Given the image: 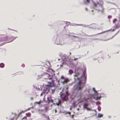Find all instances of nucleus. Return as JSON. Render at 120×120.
<instances>
[{
  "label": "nucleus",
  "instance_id": "nucleus-13",
  "mask_svg": "<svg viewBox=\"0 0 120 120\" xmlns=\"http://www.w3.org/2000/svg\"><path fill=\"white\" fill-rule=\"evenodd\" d=\"M101 108L100 107H98V110L99 111H100L101 110Z\"/></svg>",
  "mask_w": 120,
  "mask_h": 120
},
{
  "label": "nucleus",
  "instance_id": "nucleus-27",
  "mask_svg": "<svg viewBox=\"0 0 120 120\" xmlns=\"http://www.w3.org/2000/svg\"><path fill=\"white\" fill-rule=\"evenodd\" d=\"M67 113L69 114L70 115V112H67Z\"/></svg>",
  "mask_w": 120,
  "mask_h": 120
},
{
  "label": "nucleus",
  "instance_id": "nucleus-26",
  "mask_svg": "<svg viewBox=\"0 0 120 120\" xmlns=\"http://www.w3.org/2000/svg\"><path fill=\"white\" fill-rule=\"evenodd\" d=\"M26 117H25L24 118H22V119H26Z\"/></svg>",
  "mask_w": 120,
  "mask_h": 120
},
{
  "label": "nucleus",
  "instance_id": "nucleus-5",
  "mask_svg": "<svg viewBox=\"0 0 120 120\" xmlns=\"http://www.w3.org/2000/svg\"><path fill=\"white\" fill-rule=\"evenodd\" d=\"M47 100L48 103V104H49L50 102L52 103L53 102V100L50 97H48L47 98Z\"/></svg>",
  "mask_w": 120,
  "mask_h": 120
},
{
  "label": "nucleus",
  "instance_id": "nucleus-14",
  "mask_svg": "<svg viewBox=\"0 0 120 120\" xmlns=\"http://www.w3.org/2000/svg\"><path fill=\"white\" fill-rule=\"evenodd\" d=\"M87 100H86V99H84V100H80V102H83V101H86Z\"/></svg>",
  "mask_w": 120,
  "mask_h": 120
},
{
  "label": "nucleus",
  "instance_id": "nucleus-12",
  "mask_svg": "<svg viewBox=\"0 0 120 120\" xmlns=\"http://www.w3.org/2000/svg\"><path fill=\"white\" fill-rule=\"evenodd\" d=\"M7 39V38L6 37H5L4 38H3V39L1 40V41H4Z\"/></svg>",
  "mask_w": 120,
  "mask_h": 120
},
{
  "label": "nucleus",
  "instance_id": "nucleus-28",
  "mask_svg": "<svg viewBox=\"0 0 120 120\" xmlns=\"http://www.w3.org/2000/svg\"><path fill=\"white\" fill-rule=\"evenodd\" d=\"M77 110H78V111H79V108H78V109H77Z\"/></svg>",
  "mask_w": 120,
  "mask_h": 120
},
{
  "label": "nucleus",
  "instance_id": "nucleus-8",
  "mask_svg": "<svg viewBox=\"0 0 120 120\" xmlns=\"http://www.w3.org/2000/svg\"><path fill=\"white\" fill-rule=\"evenodd\" d=\"M56 104L58 106H59L60 105L61 106V104L60 101V100H59L58 103H56Z\"/></svg>",
  "mask_w": 120,
  "mask_h": 120
},
{
  "label": "nucleus",
  "instance_id": "nucleus-24",
  "mask_svg": "<svg viewBox=\"0 0 120 120\" xmlns=\"http://www.w3.org/2000/svg\"><path fill=\"white\" fill-rule=\"evenodd\" d=\"M47 120H50L49 118V117H47Z\"/></svg>",
  "mask_w": 120,
  "mask_h": 120
},
{
  "label": "nucleus",
  "instance_id": "nucleus-10",
  "mask_svg": "<svg viewBox=\"0 0 120 120\" xmlns=\"http://www.w3.org/2000/svg\"><path fill=\"white\" fill-rule=\"evenodd\" d=\"M69 72L70 74H71L73 73V71L72 70L70 69L69 71Z\"/></svg>",
  "mask_w": 120,
  "mask_h": 120
},
{
  "label": "nucleus",
  "instance_id": "nucleus-17",
  "mask_svg": "<svg viewBox=\"0 0 120 120\" xmlns=\"http://www.w3.org/2000/svg\"><path fill=\"white\" fill-rule=\"evenodd\" d=\"M93 4H94V6L95 7H96L97 6V4H96L95 3H93Z\"/></svg>",
  "mask_w": 120,
  "mask_h": 120
},
{
  "label": "nucleus",
  "instance_id": "nucleus-3",
  "mask_svg": "<svg viewBox=\"0 0 120 120\" xmlns=\"http://www.w3.org/2000/svg\"><path fill=\"white\" fill-rule=\"evenodd\" d=\"M68 94V91H66V94L64 95V97H62V96L63 95V94L61 95V94L60 96L61 97H62V98L63 100L64 101H65L66 100V98L67 97Z\"/></svg>",
  "mask_w": 120,
  "mask_h": 120
},
{
  "label": "nucleus",
  "instance_id": "nucleus-16",
  "mask_svg": "<svg viewBox=\"0 0 120 120\" xmlns=\"http://www.w3.org/2000/svg\"><path fill=\"white\" fill-rule=\"evenodd\" d=\"M49 107L48 106L45 107V109L46 110H47L48 109Z\"/></svg>",
  "mask_w": 120,
  "mask_h": 120
},
{
  "label": "nucleus",
  "instance_id": "nucleus-15",
  "mask_svg": "<svg viewBox=\"0 0 120 120\" xmlns=\"http://www.w3.org/2000/svg\"><path fill=\"white\" fill-rule=\"evenodd\" d=\"M41 100L39 102H36V103L37 104H39L40 103H41Z\"/></svg>",
  "mask_w": 120,
  "mask_h": 120
},
{
  "label": "nucleus",
  "instance_id": "nucleus-30",
  "mask_svg": "<svg viewBox=\"0 0 120 120\" xmlns=\"http://www.w3.org/2000/svg\"><path fill=\"white\" fill-rule=\"evenodd\" d=\"M75 76H76V75H75Z\"/></svg>",
  "mask_w": 120,
  "mask_h": 120
},
{
  "label": "nucleus",
  "instance_id": "nucleus-1",
  "mask_svg": "<svg viewBox=\"0 0 120 120\" xmlns=\"http://www.w3.org/2000/svg\"><path fill=\"white\" fill-rule=\"evenodd\" d=\"M83 86V84L81 81H79L77 84L76 88L78 90H81Z\"/></svg>",
  "mask_w": 120,
  "mask_h": 120
},
{
  "label": "nucleus",
  "instance_id": "nucleus-21",
  "mask_svg": "<svg viewBox=\"0 0 120 120\" xmlns=\"http://www.w3.org/2000/svg\"><path fill=\"white\" fill-rule=\"evenodd\" d=\"M101 97H97V100H98V99H100Z\"/></svg>",
  "mask_w": 120,
  "mask_h": 120
},
{
  "label": "nucleus",
  "instance_id": "nucleus-18",
  "mask_svg": "<svg viewBox=\"0 0 120 120\" xmlns=\"http://www.w3.org/2000/svg\"><path fill=\"white\" fill-rule=\"evenodd\" d=\"M30 113H28L27 115V116L28 117L30 116Z\"/></svg>",
  "mask_w": 120,
  "mask_h": 120
},
{
  "label": "nucleus",
  "instance_id": "nucleus-9",
  "mask_svg": "<svg viewBox=\"0 0 120 120\" xmlns=\"http://www.w3.org/2000/svg\"><path fill=\"white\" fill-rule=\"evenodd\" d=\"M4 66V65L3 63H1L0 64V67L1 68H3Z\"/></svg>",
  "mask_w": 120,
  "mask_h": 120
},
{
  "label": "nucleus",
  "instance_id": "nucleus-25",
  "mask_svg": "<svg viewBox=\"0 0 120 120\" xmlns=\"http://www.w3.org/2000/svg\"><path fill=\"white\" fill-rule=\"evenodd\" d=\"M55 113H56V112H57V111L56 109L55 110Z\"/></svg>",
  "mask_w": 120,
  "mask_h": 120
},
{
  "label": "nucleus",
  "instance_id": "nucleus-6",
  "mask_svg": "<svg viewBox=\"0 0 120 120\" xmlns=\"http://www.w3.org/2000/svg\"><path fill=\"white\" fill-rule=\"evenodd\" d=\"M47 76L48 77V79H51L52 77V75H49L48 74H46Z\"/></svg>",
  "mask_w": 120,
  "mask_h": 120
},
{
  "label": "nucleus",
  "instance_id": "nucleus-4",
  "mask_svg": "<svg viewBox=\"0 0 120 120\" xmlns=\"http://www.w3.org/2000/svg\"><path fill=\"white\" fill-rule=\"evenodd\" d=\"M69 81V80L67 78H66L64 79V81L61 82V83L63 84H65L67 83Z\"/></svg>",
  "mask_w": 120,
  "mask_h": 120
},
{
  "label": "nucleus",
  "instance_id": "nucleus-22",
  "mask_svg": "<svg viewBox=\"0 0 120 120\" xmlns=\"http://www.w3.org/2000/svg\"><path fill=\"white\" fill-rule=\"evenodd\" d=\"M86 2L87 3H89V1L88 0H86Z\"/></svg>",
  "mask_w": 120,
  "mask_h": 120
},
{
  "label": "nucleus",
  "instance_id": "nucleus-23",
  "mask_svg": "<svg viewBox=\"0 0 120 120\" xmlns=\"http://www.w3.org/2000/svg\"><path fill=\"white\" fill-rule=\"evenodd\" d=\"M71 117L72 118H73L74 117V115H72Z\"/></svg>",
  "mask_w": 120,
  "mask_h": 120
},
{
  "label": "nucleus",
  "instance_id": "nucleus-7",
  "mask_svg": "<svg viewBox=\"0 0 120 120\" xmlns=\"http://www.w3.org/2000/svg\"><path fill=\"white\" fill-rule=\"evenodd\" d=\"M48 84V85H47V86H49V87H52L53 86V85L50 82H49Z\"/></svg>",
  "mask_w": 120,
  "mask_h": 120
},
{
  "label": "nucleus",
  "instance_id": "nucleus-11",
  "mask_svg": "<svg viewBox=\"0 0 120 120\" xmlns=\"http://www.w3.org/2000/svg\"><path fill=\"white\" fill-rule=\"evenodd\" d=\"M103 116V114L99 113L98 114V117H102Z\"/></svg>",
  "mask_w": 120,
  "mask_h": 120
},
{
  "label": "nucleus",
  "instance_id": "nucleus-20",
  "mask_svg": "<svg viewBox=\"0 0 120 120\" xmlns=\"http://www.w3.org/2000/svg\"><path fill=\"white\" fill-rule=\"evenodd\" d=\"M93 90L94 91V92H95V93H96V90H95L94 88H93Z\"/></svg>",
  "mask_w": 120,
  "mask_h": 120
},
{
  "label": "nucleus",
  "instance_id": "nucleus-29",
  "mask_svg": "<svg viewBox=\"0 0 120 120\" xmlns=\"http://www.w3.org/2000/svg\"><path fill=\"white\" fill-rule=\"evenodd\" d=\"M60 94H62V92H60Z\"/></svg>",
  "mask_w": 120,
  "mask_h": 120
},
{
  "label": "nucleus",
  "instance_id": "nucleus-2",
  "mask_svg": "<svg viewBox=\"0 0 120 120\" xmlns=\"http://www.w3.org/2000/svg\"><path fill=\"white\" fill-rule=\"evenodd\" d=\"M98 4L101 5V9L99 11H101L102 12H103L104 10V8H103L102 5L103 4V2L102 0H100L99 2H98Z\"/></svg>",
  "mask_w": 120,
  "mask_h": 120
},
{
  "label": "nucleus",
  "instance_id": "nucleus-19",
  "mask_svg": "<svg viewBox=\"0 0 120 120\" xmlns=\"http://www.w3.org/2000/svg\"><path fill=\"white\" fill-rule=\"evenodd\" d=\"M61 79H64H64H65L66 78H65L63 76H62L61 77Z\"/></svg>",
  "mask_w": 120,
  "mask_h": 120
}]
</instances>
